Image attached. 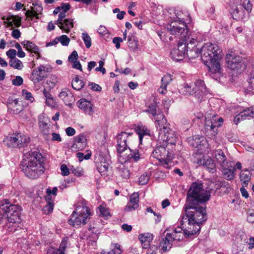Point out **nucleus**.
Segmentation results:
<instances>
[{"instance_id": "nucleus-1", "label": "nucleus", "mask_w": 254, "mask_h": 254, "mask_svg": "<svg viewBox=\"0 0 254 254\" xmlns=\"http://www.w3.org/2000/svg\"><path fill=\"white\" fill-rule=\"evenodd\" d=\"M206 207L205 203H193L191 205L186 203L184 206L186 215H183L181 220V225H183L185 220L188 221L190 227L185 229V234L188 237H191L199 233L200 224L207 219Z\"/></svg>"}, {"instance_id": "nucleus-2", "label": "nucleus", "mask_w": 254, "mask_h": 254, "mask_svg": "<svg viewBox=\"0 0 254 254\" xmlns=\"http://www.w3.org/2000/svg\"><path fill=\"white\" fill-rule=\"evenodd\" d=\"M45 158L39 151L31 150L25 153L21 169L29 178L36 179L45 172Z\"/></svg>"}, {"instance_id": "nucleus-3", "label": "nucleus", "mask_w": 254, "mask_h": 254, "mask_svg": "<svg viewBox=\"0 0 254 254\" xmlns=\"http://www.w3.org/2000/svg\"><path fill=\"white\" fill-rule=\"evenodd\" d=\"M200 53L202 61L207 66L210 75L212 77L220 76L222 72L219 61L223 55L222 49L216 44L207 43L201 48Z\"/></svg>"}, {"instance_id": "nucleus-4", "label": "nucleus", "mask_w": 254, "mask_h": 254, "mask_svg": "<svg viewBox=\"0 0 254 254\" xmlns=\"http://www.w3.org/2000/svg\"><path fill=\"white\" fill-rule=\"evenodd\" d=\"M210 197V193L203 189V184L201 182H193L191 185L187 195L186 203L190 204L193 203H205Z\"/></svg>"}, {"instance_id": "nucleus-5", "label": "nucleus", "mask_w": 254, "mask_h": 254, "mask_svg": "<svg viewBox=\"0 0 254 254\" xmlns=\"http://www.w3.org/2000/svg\"><path fill=\"white\" fill-rule=\"evenodd\" d=\"M155 125L158 129L159 135L158 140L161 142L166 141L171 145H175L177 141V137L174 131L168 127L167 121L163 114H159L155 119Z\"/></svg>"}, {"instance_id": "nucleus-6", "label": "nucleus", "mask_w": 254, "mask_h": 254, "mask_svg": "<svg viewBox=\"0 0 254 254\" xmlns=\"http://www.w3.org/2000/svg\"><path fill=\"white\" fill-rule=\"evenodd\" d=\"M91 212L89 208L84 202L77 205L68 219V222L70 225L75 227L80 225H85L90 219Z\"/></svg>"}, {"instance_id": "nucleus-7", "label": "nucleus", "mask_w": 254, "mask_h": 254, "mask_svg": "<svg viewBox=\"0 0 254 254\" xmlns=\"http://www.w3.org/2000/svg\"><path fill=\"white\" fill-rule=\"evenodd\" d=\"M158 142L160 145H158L154 149L152 153V156L158 160L164 168L169 169L174 158L173 154L167 150L168 145L171 144L163 141L160 142L158 140Z\"/></svg>"}, {"instance_id": "nucleus-8", "label": "nucleus", "mask_w": 254, "mask_h": 254, "mask_svg": "<svg viewBox=\"0 0 254 254\" xmlns=\"http://www.w3.org/2000/svg\"><path fill=\"white\" fill-rule=\"evenodd\" d=\"M186 22H180L177 20L172 21L170 24L166 26V29L172 35L183 39L187 37L188 28Z\"/></svg>"}, {"instance_id": "nucleus-9", "label": "nucleus", "mask_w": 254, "mask_h": 254, "mask_svg": "<svg viewBox=\"0 0 254 254\" xmlns=\"http://www.w3.org/2000/svg\"><path fill=\"white\" fill-rule=\"evenodd\" d=\"M1 209L6 215V219H20L21 208L18 205L10 204L8 199H4L0 205Z\"/></svg>"}, {"instance_id": "nucleus-10", "label": "nucleus", "mask_w": 254, "mask_h": 254, "mask_svg": "<svg viewBox=\"0 0 254 254\" xmlns=\"http://www.w3.org/2000/svg\"><path fill=\"white\" fill-rule=\"evenodd\" d=\"M52 69L49 66L41 64L33 69L29 78L36 85L47 78L48 73L52 71Z\"/></svg>"}, {"instance_id": "nucleus-11", "label": "nucleus", "mask_w": 254, "mask_h": 254, "mask_svg": "<svg viewBox=\"0 0 254 254\" xmlns=\"http://www.w3.org/2000/svg\"><path fill=\"white\" fill-rule=\"evenodd\" d=\"M223 122L222 118L217 119L216 116H213L212 118H206L205 121V129L209 138L215 137L218 133V128L220 127Z\"/></svg>"}, {"instance_id": "nucleus-12", "label": "nucleus", "mask_w": 254, "mask_h": 254, "mask_svg": "<svg viewBox=\"0 0 254 254\" xmlns=\"http://www.w3.org/2000/svg\"><path fill=\"white\" fill-rule=\"evenodd\" d=\"M183 43H185L186 56L189 59L198 57L200 54V50L197 48L198 44L191 37L187 36L186 38L181 39Z\"/></svg>"}, {"instance_id": "nucleus-13", "label": "nucleus", "mask_w": 254, "mask_h": 254, "mask_svg": "<svg viewBox=\"0 0 254 254\" xmlns=\"http://www.w3.org/2000/svg\"><path fill=\"white\" fill-rule=\"evenodd\" d=\"M132 133H127L125 131L121 132L117 136V151L121 155L127 150L128 147V142L131 140Z\"/></svg>"}, {"instance_id": "nucleus-14", "label": "nucleus", "mask_w": 254, "mask_h": 254, "mask_svg": "<svg viewBox=\"0 0 254 254\" xmlns=\"http://www.w3.org/2000/svg\"><path fill=\"white\" fill-rule=\"evenodd\" d=\"M181 226H178L176 228H167L165 232H167L166 236H167L173 242L180 241L183 239L184 237L189 238L185 234V229Z\"/></svg>"}, {"instance_id": "nucleus-15", "label": "nucleus", "mask_w": 254, "mask_h": 254, "mask_svg": "<svg viewBox=\"0 0 254 254\" xmlns=\"http://www.w3.org/2000/svg\"><path fill=\"white\" fill-rule=\"evenodd\" d=\"M95 229V228L94 227H92L90 225L88 230L86 231L81 236V238L86 239L87 241V244L94 249L96 246V242L100 234L98 230Z\"/></svg>"}, {"instance_id": "nucleus-16", "label": "nucleus", "mask_w": 254, "mask_h": 254, "mask_svg": "<svg viewBox=\"0 0 254 254\" xmlns=\"http://www.w3.org/2000/svg\"><path fill=\"white\" fill-rule=\"evenodd\" d=\"M185 43L180 40L178 44L177 48H173L170 53V56L172 59L176 61H181L186 55Z\"/></svg>"}, {"instance_id": "nucleus-17", "label": "nucleus", "mask_w": 254, "mask_h": 254, "mask_svg": "<svg viewBox=\"0 0 254 254\" xmlns=\"http://www.w3.org/2000/svg\"><path fill=\"white\" fill-rule=\"evenodd\" d=\"M226 61L229 68L235 70L242 67L243 59L240 56L229 54L226 56Z\"/></svg>"}, {"instance_id": "nucleus-18", "label": "nucleus", "mask_w": 254, "mask_h": 254, "mask_svg": "<svg viewBox=\"0 0 254 254\" xmlns=\"http://www.w3.org/2000/svg\"><path fill=\"white\" fill-rule=\"evenodd\" d=\"M29 138L20 133L13 134L9 138V141L14 147H22L27 144Z\"/></svg>"}, {"instance_id": "nucleus-19", "label": "nucleus", "mask_w": 254, "mask_h": 254, "mask_svg": "<svg viewBox=\"0 0 254 254\" xmlns=\"http://www.w3.org/2000/svg\"><path fill=\"white\" fill-rule=\"evenodd\" d=\"M196 163L199 166H203L212 173L216 171L215 163L214 160L209 156H203L202 158L197 160Z\"/></svg>"}, {"instance_id": "nucleus-20", "label": "nucleus", "mask_w": 254, "mask_h": 254, "mask_svg": "<svg viewBox=\"0 0 254 254\" xmlns=\"http://www.w3.org/2000/svg\"><path fill=\"white\" fill-rule=\"evenodd\" d=\"M78 107L85 114L92 116L94 113V105L85 98H81L76 103Z\"/></svg>"}, {"instance_id": "nucleus-21", "label": "nucleus", "mask_w": 254, "mask_h": 254, "mask_svg": "<svg viewBox=\"0 0 254 254\" xmlns=\"http://www.w3.org/2000/svg\"><path fill=\"white\" fill-rule=\"evenodd\" d=\"M127 152L125 154L120 155V158H123V159L125 161H134L137 162L141 158V154L139 149L136 148L135 149H132L130 147H128Z\"/></svg>"}, {"instance_id": "nucleus-22", "label": "nucleus", "mask_w": 254, "mask_h": 254, "mask_svg": "<svg viewBox=\"0 0 254 254\" xmlns=\"http://www.w3.org/2000/svg\"><path fill=\"white\" fill-rule=\"evenodd\" d=\"M193 86L195 89L194 97L200 101L203 96L207 92L204 81L200 79L196 80L193 84Z\"/></svg>"}, {"instance_id": "nucleus-23", "label": "nucleus", "mask_w": 254, "mask_h": 254, "mask_svg": "<svg viewBox=\"0 0 254 254\" xmlns=\"http://www.w3.org/2000/svg\"><path fill=\"white\" fill-rule=\"evenodd\" d=\"M87 145L86 135L80 133L74 137L73 147H75L78 150H82Z\"/></svg>"}, {"instance_id": "nucleus-24", "label": "nucleus", "mask_w": 254, "mask_h": 254, "mask_svg": "<svg viewBox=\"0 0 254 254\" xmlns=\"http://www.w3.org/2000/svg\"><path fill=\"white\" fill-rule=\"evenodd\" d=\"M139 194L138 192H134L129 198V202L125 208L126 211L134 210L139 207Z\"/></svg>"}, {"instance_id": "nucleus-25", "label": "nucleus", "mask_w": 254, "mask_h": 254, "mask_svg": "<svg viewBox=\"0 0 254 254\" xmlns=\"http://www.w3.org/2000/svg\"><path fill=\"white\" fill-rule=\"evenodd\" d=\"M129 162L125 161L124 163H119L117 170L118 174L124 179H127L129 178L130 175V170L128 168Z\"/></svg>"}, {"instance_id": "nucleus-26", "label": "nucleus", "mask_w": 254, "mask_h": 254, "mask_svg": "<svg viewBox=\"0 0 254 254\" xmlns=\"http://www.w3.org/2000/svg\"><path fill=\"white\" fill-rule=\"evenodd\" d=\"M59 97L64 102L66 106H71L73 97L71 92L68 89L64 88L59 93Z\"/></svg>"}, {"instance_id": "nucleus-27", "label": "nucleus", "mask_w": 254, "mask_h": 254, "mask_svg": "<svg viewBox=\"0 0 254 254\" xmlns=\"http://www.w3.org/2000/svg\"><path fill=\"white\" fill-rule=\"evenodd\" d=\"M215 158L217 163L221 167H227L231 162H228L226 155L221 150H216L214 153Z\"/></svg>"}, {"instance_id": "nucleus-28", "label": "nucleus", "mask_w": 254, "mask_h": 254, "mask_svg": "<svg viewBox=\"0 0 254 254\" xmlns=\"http://www.w3.org/2000/svg\"><path fill=\"white\" fill-rule=\"evenodd\" d=\"M20 222V219L15 220L13 218L12 220H10L9 219H6L3 226L7 231L14 232L17 230Z\"/></svg>"}, {"instance_id": "nucleus-29", "label": "nucleus", "mask_w": 254, "mask_h": 254, "mask_svg": "<svg viewBox=\"0 0 254 254\" xmlns=\"http://www.w3.org/2000/svg\"><path fill=\"white\" fill-rule=\"evenodd\" d=\"M223 172V177L227 180H232L235 178L236 168L231 163L227 167H222Z\"/></svg>"}, {"instance_id": "nucleus-30", "label": "nucleus", "mask_w": 254, "mask_h": 254, "mask_svg": "<svg viewBox=\"0 0 254 254\" xmlns=\"http://www.w3.org/2000/svg\"><path fill=\"white\" fill-rule=\"evenodd\" d=\"M233 18L236 20H243L246 16V13L242 9V6L239 5L236 6L232 12Z\"/></svg>"}, {"instance_id": "nucleus-31", "label": "nucleus", "mask_w": 254, "mask_h": 254, "mask_svg": "<svg viewBox=\"0 0 254 254\" xmlns=\"http://www.w3.org/2000/svg\"><path fill=\"white\" fill-rule=\"evenodd\" d=\"M139 239L141 242L142 248L147 249L153 240V235L148 233L141 234L139 235Z\"/></svg>"}, {"instance_id": "nucleus-32", "label": "nucleus", "mask_w": 254, "mask_h": 254, "mask_svg": "<svg viewBox=\"0 0 254 254\" xmlns=\"http://www.w3.org/2000/svg\"><path fill=\"white\" fill-rule=\"evenodd\" d=\"M23 48L28 52L33 53H38L39 47L32 42L28 40H24L21 42Z\"/></svg>"}, {"instance_id": "nucleus-33", "label": "nucleus", "mask_w": 254, "mask_h": 254, "mask_svg": "<svg viewBox=\"0 0 254 254\" xmlns=\"http://www.w3.org/2000/svg\"><path fill=\"white\" fill-rule=\"evenodd\" d=\"M172 77L170 74L165 75L161 79V85L158 89L159 93L164 94L167 91V86L171 81Z\"/></svg>"}, {"instance_id": "nucleus-34", "label": "nucleus", "mask_w": 254, "mask_h": 254, "mask_svg": "<svg viewBox=\"0 0 254 254\" xmlns=\"http://www.w3.org/2000/svg\"><path fill=\"white\" fill-rule=\"evenodd\" d=\"M146 109L143 111L146 113L151 114L153 116L157 115V108L158 107L157 103L155 99L150 100V103L146 104Z\"/></svg>"}, {"instance_id": "nucleus-35", "label": "nucleus", "mask_w": 254, "mask_h": 254, "mask_svg": "<svg viewBox=\"0 0 254 254\" xmlns=\"http://www.w3.org/2000/svg\"><path fill=\"white\" fill-rule=\"evenodd\" d=\"M22 110V108L18 103V101L17 99H14L8 105V110L11 114H18Z\"/></svg>"}, {"instance_id": "nucleus-36", "label": "nucleus", "mask_w": 254, "mask_h": 254, "mask_svg": "<svg viewBox=\"0 0 254 254\" xmlns=\"http://www.w3.org/2000/svg\"><path fill=\"white\" fill-rule=\"evenodd\" d=\"M173 241L165 235L160 243L159 247L163 252H166L169 251L172 246Z\"/></svg>"}, {"instance_id": "nucleus-37", "label": "nucleus", "mask_w": 254, "mask_h": 254, "mask_svg": "<svg viewBox=\"0 0 254 254\" xmlns=\"http://www.w3.org/2000/svg\"><path fill=\"white\" fill-rule=\"evenodd\" d=\"M58 26L61 29L66 33H68L73 27V20L70 18L64 19L62 23L58 24Z\"/></svg>"}, {"instance_id": "nucleus-38", "label": "nucleus", "mask_w": 254, "mask_h": 254, "mask_svg": "<svg viewBox=\"0 0 254 254\" xmlns=\"http://www.w3.org/2000/svg\"><path fill=\"white\" fill-rule=\"evenodd\" d=\"M240 181L243 187H246L251 179V174L247 169L241 172L240 175Z\"/></svg>"}, {"instance_id": "nucleus-39", "label": "nucleus", "mask_w": 254, "mask_h": 254, "mask_svg": "<svg viewBox=\"0 0 254 254\" xmlns=\"http://www.w3.org/2000/svg\"><path fill=\"white\" fill-rule=\"evenodd\" d=\"M136 132L138 134L139 142L141 143L144 135H150V130L145 126H138L135 129Z\"/></svg>"}, {"instance_id": "nucleus-40", "label": "nucleus", "mask_w": 254, "mask_h": 254, "mask_svg": "<svg viewBox=\"0 0 254 254\" xmlns=\"http://www.w3.org/2000/svg\"><path fill=\"white\" fill-rule=\"evenodd\" d=\"M176 19L174 20H177L178 22H186V24L190 22V18L187 12L183 13L181 11H178L176 13Z\"/></svg>"}, {"instance_id": "nucleus-41", "label": "nucleus", "mask_w": 254, "mask_h": 254, "mask_svg": "<svg viewBox=\"0 0 254 254\" xmlns=\"http://www.w3.org/2000/svg\"><path fill=\"white\" fill-rule=\"evenodd\" d=\"M71 85L74 89L79 91L84 87V82L82 80H80L78 76L76 75L73 79Z\"/></svg>"}, {"instance_id": "nucleus-42", "label": "nucleus", "mask_w": 254, "mask_h": 254, "mask_svg": "<svg viewBox=\"0 0 254 254\" xmlns=\"http://www.w3.org/2000/svg\"><path fill=\"white\" fill-rule=\"evenodd\" d=\"M9 65L10 67L18 70H21L24 66L22 62L17 58L10 60Z\"/></svg>"}, {"instance_id": "nucleus-43", "label": "nucleus", "mask_w": 254, "mask_h": 254, "mask_svg": "<svg viewBox=\"0 0 254 254\" xmlns=\"http://www.w3.org/2000/svg\"><path fill=\"white\" fill-rule=\"evenodd\" d=\"M8 25L10 26H15L16 27L21 25V18L16 16H11L7 19Z\"/></svg>"}, {"instance_id": "nucleus-44", "label": "nucleus", "mask_w": 254, "mask_h": 254, "mask_svg": "<svg viewBox=\"0 0 254 254\" xmlns=\"http://www.w3.org/2000/svg\"><path fill=\"white\" fill-rule=\"evenodd\" d=\"M40 127L45 139L48 140L50 135V128L48 124L45 122H42L40 125Z\"/></svg>"}, {"instance_id": "nucleus-45", "label": "nucleus", "mask_w": 254, "mask_h": 254, "mask_svg": "<svg viewBox=\"0 0 254 254\" xmlns=\"http://www.w3.org/2000/svg\"><path fill=\"white\" fill-rule=\"evenodd\" d=\"M244 118L246 120L250 118H254V107L252 106L241 112Z\"/></svg>"}, {"instance_id": "nucleus-46", "label": "nucleus", "mask_w": 254, "mask_h": 254, "mask_svg": "<svg viewBox=\"0 0 254 254\" xmlns=\"http://www.w3.org/2000/svg\"><path fill=\"white\" fill-rule=\"evenodd\" d=\"M239 5L242 6V9H244L248 14L252 11L253 5L249 0H244L242 3Z\"/></svg>"}, {"instance_id": "nucleus-47", "label": "nucleus", "mask_w": 254, "mask_h": 254, "mask_svg": "<svg viewBox=\"0 0 254 254\" xmlns=\"http://www.w3.org/2000/svg\"><path fill=\"white\" fill-rule=\"evenodd\" d=\"M82 38L86 47L89 49L91 46V39L88 34L86 32L82 33Z\"/></svg>"}, {"instance_id": "nucleus-48", "label": "nucleus", "mask_w": 254, "mask_h": 254, "mask_svg": "<svg viewBox=\"0 0 254 254\" xmlns=\"http://www.w3.org/2000/svg\"><path fill=\"white\" fill-rule=\"evenodd\" d=\"M189 36L193 38L194 40V42H196L197 43L202 41L204 37V35L200 32H193Z\"/></svg>"}, {"instance_id": "nucleus-49", "label": "nucleus", "mask_w": 254, "mask_h": 254, "mask_svg": "<svg viewBox=\"0 0 254 254\" xmlns=\"http://www.w3.org/2000/svg\"><path fill=\"white\" fill-rule=\"evenodd\" d=\"M184 94L186 95H193L194 96L195 89L193 86V84L191 85H189L186 84L184 87Z\"/></svg>"}, {"instance_id": "nucleus-50", "label": "nucleus", "mask_w": 254, "mask_h": 254, "mask_svg": "<svg viewBox=\"0 0 254 254\" xmlns=\"http://www.w3.org/2000/svg\"><path fill=\"white\" fill-rule=\"evenodd\" d=\"M122 252V250H121V246L118 244H116L114 248L110 251L106 253H103V254H121Z\"/></svg>"}, {"instance_id": "nucleus-51", "label": "nucleus", "mask_w": 254, "mask_h": 254, "mask_svg": "<svg viewBox=\"0 0 254 254\" xmlns=\"http://www.w3.org/2000/svg\"><path fill=\"white\" fill-rule=\"evenodd\" d=\"M149 179V176L147 173H144L141 175L138 179V183L140 185H144L146 184Z\"/></svg>"}, {"instance_id": "nucleus-52", "label": "nucleus", "mask_w": 254, "mask_h": 254, "mask_svg": "<svg viewBox=\"0 0 254 254\" xmlns=\"http://www.w3.org/2000/svg\"><path fill=\"white\" fill-rule=\"evenodd\" d=\"M99 215L103 217H107L110 215L109 210L107 208L100 205L98 207Z\"/></svg>"}, {"instance_id": "nucleus-53", "label": "nucleus", "mask_w": 254, "mask_h": 254, "mask_svg": "<svg viewBox=\"0 0 254 254\" xmlns=\"http://www.w3.org/2000/svg\"><path fill=\"white\" fill-rule=\"evenodd\" d=\"M54 203L53 201H50L47 203V204L43 208L44 212L48 214L51 213L53 210Z\"/></svg>"}, {"instance_id": "nucleus-54", "label": "nucleus", "mask_w": 254, "mask_h": 254, "mask_svg": "<svg viewBox=\"0 0 254 254\" xmlns=\"http://www.w3.org/2000/svg\"><path fill=\"white\" fill-rule=\"evenodd\" d=\"M58 41L61 42L62 45L66 46L69 44L70 42L69 38L65 35L60 36L58 39Z\"/></svg>"}, {"instance_id": "nucleus-55", "label": "nucleus", "mask_w": 254, "mask_h": 254, "mask_svg": "<svg viewBox=\"0 0 254 254\" xmlns=\"http://www.w3.org/2000/svg\"><path fill=\"white\" fill-rule=\"evenodd\" d=\"M15 47L17 50V55L20 58L25 57V53L22 50V47L18 43H16L15 44Z\"/></svg>"}, {"instance_id": "nucleus-56", "label": "nucleus", "mask_w": 254, "mask_h": 254, "mask_svg": "<svg viewBox=\"0 0 254 254\" xmlns=\"http://www.w3.org/2000/svg\"><path fill=\"white\" fill-rule=\"evenodd\" d=\"M67 244L68 238L67 237L64 238L61 243L59 248L57 249L61 250L62 252L65 253V251L66 248H67Z\"/></svg>"}, {"instance_id": "nucleus-57", "label": "nucleus", "mask_w": 254, "mask_h": 254, "mask_svg": "<svg viewBox=\"0 0 254 254\" xmlns=\"http://www.w3.org/2000/svg\"><path fill=\"white\" fill-rule=\"evenodd\" d=\"M76 156L78 158L79 161L81 162L83 159L87 160L89 159L91 156V153H87L86 154L84 155L83 153L78 152L76 154Z\"/></svg>"}, {"instance_id": "nucleus-58", "label": "nucleus", "mask_w": 254, "mask_h": 254, "mask_svg": "<svg viewBox=\"0 0 254 254\" xmlns=\"http://www.w3.org/2000/svg\"><path fill=\"white\" fill-rule=\"evenodd\" d=\"M128 46L132 50H135L137 49V42L134 40H132L130 37L128 38Z\"/></svg>"}, {"instance_id": "nucleus-59", "label": "nucleus", "mask_w": 254, "mask_h": 254, "mask_svg": "<svg viewBox=\"0 0 254 254\" xmlns=\"http://www.w3.org/2000/svg\"><path fill=\"white\" fill-rule=\"evenodd\" d=\"M6 56L10 59H16V55L17 54L16 51L14 49H10L8 50L6 53Z\"/></svg>"}, {"instance_id": "nucleus-60", "label": "nucleus", "mask_w": 254, "mask_h": 254, "mask_svg": "<svg viewBox=\"0 0 254 254\" xmlns=\"http://www.w3.org/2000/svg\"><path fill=\"white\" fill-rule=\"evenodd\" d=\"M22 93L26 100H30L31 102H33L34 100V98L32 96L31 92L27 91L25 89H23L22 90Z\"/></svg>"}, {"instance_id": "nucleus-61", "label": "nucleus", "mask_w": 254, "mask_h": 254, "mask_svg": "<svg viewBox=\"0 0 254 254\" xmlns=\"http://www.w3.org/2000/svg\"><path fill=\"white\" fill-rule=\"evenodd\" d=\"M23 78L20 76H16L12 81V84L16 86H20L23 84Z\"/></svg>"}, {"instance_id": "nucleus-62", "label": "nucleus", "mask_w": 254, "mask_h": 254, "mask_svg": "<svg viewBox=\"0 0 254 254\" xmlns=\"http://www.w3.org/2000/svg\"><path fill=\"white\" fill-rule=\"evenodd\" d=\"M78 56L76 51H73L71 54L68 56V60L70 63H72L74 61H77L78 59Z\"/></svg>"}, {"instance_id": "nucleus-63", "label": "nucleus", "mask_w": 254, "mask_h": 254, "mask_svg": "<svg viewBox=\"0 0 254 254\" xmlns=\"http://www.w3.org/2000/svg\"><path fill=\"white\" fill-rule=\"evenodd\" d=\"M33 10L35 12V13L36 14V18L39 19V14L41 13V12L43 10V7L39 4H35L34 5V7H33Z\"/></svg>"}, {"instance_id": "nucleus-64", "label": "nucleus", "mask_w": 254, "mask_h": 254, "mask_svg": "<svg viewBox=\"0 0 254 254\" xmlns=\"http://www.w3.org/2000/svg\"><path fill=\"white\" fill-rule=\"evenodd\" d=\"M47 254H65L64 253L57 249L51 248L47 250Z\"/></svg>"}]
</instances>
